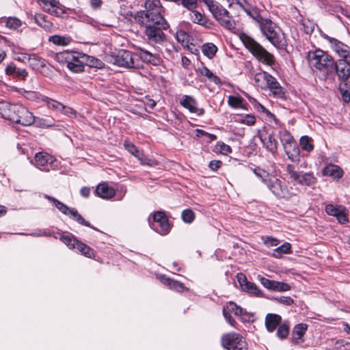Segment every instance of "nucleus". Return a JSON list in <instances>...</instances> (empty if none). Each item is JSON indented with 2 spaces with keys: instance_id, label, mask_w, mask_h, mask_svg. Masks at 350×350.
I'll use <instances>...</instances> for the list:
<instances>
[{
  "instance_id": "nucleus-1",
  "label": "nucleus",
  "mask_w": 350,
  "mask_h": 350,
  "mask_svg": "<svg viewBox=\"0 0 350 350\" xmlns=\"http://www.w3.org/2000/svg\"><path fill=\"white\" fill-rule=\"evenodd\" d=\"M155 18L144 21L143 16L137 18L135 21L140 26L145 27L144 34L150 44H161L166 40L163 30L170 27L167 21L162 15H154Z\"/></svg>"
},
{
  "instance_id": "nucleus-2",
  "label": "nucleus",
  "mask_w": 350,
  "mask_h": 350,
  "mask_svg": "<svg viewBox=\"0 0 350 350\" xmlns=\"http://www.w3.org/2000/svg\"><path fill=\"white\" fill-rule=\"evenodd\" d=\"M0 116L23 126H29L36 121V117L26 107L6 101L0 102Z\"/></svg>"
},
{
  "instance_id": "nucleus-3",
  "label": "nucleus",
  "mask_w": 350,
  "mask_h": 350,
  "mask_svg": "<svg viewBox=\"0 0 350 350\" xmlns=\"http://www.w3.org/2000/svg\"><path fill=\"white\" fill-rule=\"evenodd\" d=\"M308 60L312 70L319 71L324 80L334 75V59L326 52L321 49L309 51Z\"/></svg>"
},
{
  "instance_id": "nucleus-4",
  "label": "nucleus",
  "mask_w": 350,
  "mask_h": 350,
  "mask_svg": "<svg viewBox=\"0 0 350 350\" xmlns=\"http://www.w3.org/2000/svg\"><path fill=\"white\" fill-rule=\"evenodd\" d=\"M258 25L262 35L273 45L277 48H283L286 45L284 34L281 29L270 19L262 18Z\"/></svg>"
},
{
  "instance_id": "nucleus-5",
  "label": "nucleus",
  "mask_w": 350,
  "mask_h": 350,
  "mask_svg": "<svg viewBox=\"0 0 350 350\" xmlns=\"http://www.w3.org/2000/svg\"><path fill=\"white\" fill-rule=\"evenodd\" d=\"M245 46L256 57L261 63L273 66L275 64L274 56L264 49L260 44L245 33L240 36Z\"/></svg>"
},
{
  "instance_id": "nucleus-6",
  "label": "nucleus",
  "mask_w": 350,
  "mask_h": 350,
  "mask_svg": "<svg viewBox=\"0 0 350 350\" xmlns=\"http://www.w3.org/2000/svg\"><path fill=\"white\" fill-rule=\"evenodd\" d=\"M56 58L61 63H66L67 68L73 72H81L84 70V59L86 54L65 51L57 53Z\"/></svg>"
},
{
  "instance_id": "nucleus-7",
  "label": "nucleus",
  "mask_w": 350,
  "mask_h": 350,
  "mask_svg": "<svg viewBox=\"0 0 350 350\" xmlns=\"http://www.w3.org/2000/svg\"><path fill=\"white\" fill-rule=\"evenodd\" d=\"M110 62L114 65L129 69L143 68L141 61H138L137 54L127 50H120L116 54L112 55Z\"/></svg>"
},
{
  "instance_id": "nucleus-8",
  "label": "nucleus",
  "mask_w": 350,
  "mask_h": 350,
  "mask_svg": "<svg viewBox=\"0 0 350 350\" xmlns=\"http://www.w3.org/2000/svg\"><path fill=\"white\" fill-rule=\"evenodd\" d=\"M279 137L288 159L293 162L299 161L300 159L299 148L290 132L286 130H281L279 132Z\"/></svg>"
},
{
  "instance_id": "nucleus-9",
  "label": "nucleus",
  "mask_w": 350,
  "mask_h": 350,
  "mask_svg": "<svg viewBox=\"0 0 350 350\" xmlns=\"http://www.w3.org/2000/svg\"><path fill=\"white\" fill-rule=\"evenodd\" d=\"M289 178L296 184L301 186L311 187L317 182V178L312 172H304L293 164H288L286 167Z\"/></svg>"
},
{
  "instance_id": "nucleus-10",
  "label": "nucleus",
  "mask_w": 350,
  "mask_h": 350,
  "mask_svg": "<svg viewBox=\"0 0 350 350\" xmlns=\"http://www.w3.org/2000/svg\"><path fill=\"white\" fill-rule=\"evenodd\" d=\"M256 83L262 88H269L277 97L283 98L285 92L276 79L266 72H259L254 75Z\"/></svg>"
},
{
  "instance_id": "nucleus-11",
  "label": "nucleus",
  "mask_w": 350,
  "mask_h": 350,
  "mask_svg": "<svg viewBox=\"0 0 350 350\" xmlns=\"http://www.w3.org/2000/svg\"><path fill=\"white\" fill-rule=\"evenodd\" d=\"M221 345L228 350H245L246 342L243 336L237 333H228L221 337Z\"/></svg>"
},
{
  "instance_id": "nucleus-12",
  "label": "nucleus",
  "mask_w": 350,
  "mask_h": 350,
  "mask_svg": "<svg viewBox=\"0 0 350 350\" xmlns=\"http://www.w3.org/2000/svg\"><path fill=\"white\" fill-rule=\"evenodd\" d=\"M150 226L155 232L161 235H166L170 232V225L169 219L163 211H156L153 215V221L150 222Z\"/></svg>"
},
{
  "instance_id": "nucleus-13",
  "label": "nucleus",
  "mask_w": 350,
  "mask_h": 350,
  "mask_svg": "<svg viewBox=\"0 0 350 350\" xmlns=\"http://www.w3.org/2000/svg\"><path fill=\"white\" fill-rule=\"evenodd\" d=\"M212 14L224 28L230 31H233L236 29V23L234 20H233L232 16L230 14L229 12L220 4L217 7V9L212 12Z\"/></svg>"
},
{
  "instance_id": "nucleus-14",
  "label": "nucleus",
  "mask_w": 350,
  "mask_h": 350,
  "mask_svg": "<svg viewBox=\"0 0 350 350\" xmlns=\"http://www.w3.org/2000/svg\"><path fill=\"white\" fill-rule=\"evenodd\" d=\"M145 10L138 11L134 16L135 21H137V18L143 16L144 21L154 18V15H161V3L159 0H146L144 2Z\"/></svg>"
},
{
  "instance_id": "nucleus-15",
  "label": "nucleus",
  "mask_w": 350,
  "mask_h": 350,
  "mask_svg": "<svg viewBox=\"0 0 350 350\" xmlns=\"http://www.w3.org/2000/svg\"><path fill=\"white\" fill-rule=\"evenodd\" d=\"M265 185L273 194L278 198H289L291 197L282 181L274 176L271 175L266 181Z\"/></svg>"
},
{
  "instance_id": "nucleus-16",
  "label": "nucleus",
  "mask_w": 350,
  "mask_h": 350,
  "mask_svg": "<svg viewBox=\"0 0 350 350\" xmlns=\"http://www.w3.org/2000/svg\"><path fill=\"white\" fill-rule=\"evenodd\" d=\"M321 36L329 42L333 51H334L341 57V59L346 58L349 56V51L350 50L349 46L345 44L336 38L327 36L325 33L321 32Z\"/></svg>"
},
{
  "instance_id": "nucleus-17",
  "label": "nucleus",
  "mask_w": 350,
  "mask_h": 350,
  "mask_svg": "<svg viewBox=\"0 0 350 350\" xmlns=\"http://www.w3.org/2000/svg\"><path fill=\"white\" fill-rule=\"evenodd\" d=\"M336 73L340 81H348L350 78V66L344 59L334 61V73Z\"/></svg>"
},
{
  "instance_id": "nucleus-18",
  "label": "nucleus",
  "mask_w": 350,
  "mask_h": 350,
  "mask_svg": "<svg viewBox=\"0 0 350 350\" xmlns=\"http://www.w3.org/2000/svg\"><path fill=\"white\" fill-rule=\"evenodd\" d=\"M325 210L327 214L336 217L339 223L345 224L348 221L346 208L344 206L329 204L325 206Z\"/></svg>"
},
{
  "instance_id": "nucleus-19",
  "label": "nucleus",
  "mask_w": 350,
  "mask_h": 350,
  "mask_svg": "<svg viewBox=\"0 0 350 350\" xmlns=\"http://www.w3.org/2000/svg\"><path fill=\"white\" fill-rule=\"evenodd\" d=\"M137 54L138 61L141 62H146L153 66H159L162 59L160 56L156 53H152L148 50L139 48Z\"/></svg>"
},
{
  "instance_id": "nucleus-20",
  "label": "nucleus",
  "mask_w": 350,
  "mask_h": 350,
  "mask_svg": "<svg viewBox=\"0 0 350 350\" xmlns=\"http://www.w3.org/2000/svg\"><path fill=\"white\" fill-rule=\"evenodd\" d=\"M235 5L255 20L257 23L262 18L259 10L256 7H253L246 0H237Z\"/></svg>"
},
{
  "instance_id": "nucleus-21",
  "label": "nucleus",
  "mask_w": 350,
  "mask_h": 350,
  "mask_svg": "<svg viewBox=\"0 0 350 350\" xmlns=\"http://www.w3.org/2000/svg\"><path fill=\"white\" fill-rule=\"evenodd\" d=\"M42 10L51 15L59 16L64 11L59 8V2L57 0H38Z\"/></svg>"
},
{
  "instance_id": "nucleus-22",
  "label": "nucleus",
  "mask_w": 350,
  "mask_h": 350,
  "mask_svg": "<svg viewBox=\"0 0 350 350\" xmlns=\"http://www.w3.org/2000/svg\"><path fill=\"white\" fill-rule=\"evenodd\" d=\"M259 137L268 151L272 154L277 152L278 143L273 132L267 131L265 134H260Z\"/></svg>"
},
{
  "instance_id": "nucleus-23",
  "label": "nucleus",
  "mask_w": 350,
  "mask_h": 350,
  "mask_svg": "<svg viewBox=\"0 0 350 350\" xmlns=\"http://www.w3.org/2000/svg\"><path fill=\"white\" fill-rule=\"evenodd\" d=\"M180 103L191 113H197L198 116H202L204 113V109L202 108L198 109L196 100L191 96L185 95Z\"/></svg>"
},
{
  "instance_id": "nucleus-24",
  "label": "nucleus",
  "mask_w": 350,
  "mask_h": 350,
  "mask_svg": "<svg viewBox=\"0 0 350 350\" xmlns=\"http://www.w3.org/2000/svg\"><path fill=\"white\" fill-rule=\"evenodd\" d=\"M54 161V159L52 156L46 152H38L35 155V162L36 167L43 170L44 171H49V168L46 167L49 164H52Z\"/></svg>"
},
{
  "instance_id": "nucleus-25",
  "label": "nucleus",
  "mask_w": 350,
  "mask_h": 350,
  "mask_svg": "<svg viewBox=\"0 0 350 350\" xmlns=\"http://www.w3.org/2000/svg\"><path fill=\"white\" fill-rule=\"evenodd\" d=\"M190 18L193 23L200 25L208 29H211L213 25L206 16L196 10L191 11Z\"/></svg>"
},
{
  "instance_id": "nucleus-26",
  "label": "nucleus",
  "mask_w": 350,
  "mask_h": 350,
  "mask_svg": "<svg viewBox=\"0 0 350 350\" xmlns=\"http://www.w3.org/2000/svg\"><path fill=\"white\" fill-rule=\"evenodd\" d=\"M308 325L305 323H299L297 324L292 332V337H291V342L297 345L300 343L301 340V338L306 334L307 331Z\"/></svg>"
},
{
  "instance_id": "nucleus-27",
  "label": "nucleus",
  "mask_w": 350,
  "mask_h": 350,
  "mask_svg": "<svg viewBox=\"0 0 350 350\" xmlns=\"http://www.w3.org/2000/svg\"><path fill=\"white\" fill-rule=\"evenodd\" d=\"M95 192L98 196L104 199L111 198L116 193L114 189L105 183L98 185Z\"/></svg>"
},
{
  "instance_id": "nucleus-28",
  "label": "nucleus",
  "mask_w": 350,
  "mask_h": 350,
  "mask_svg": "<svg viewBox=\"0 0 350 350\" xmlns=\"http://www.w3.org/2000/svg\"><path fill=\"white\" fill-rule=\"evenodd\" d=\"M161 282L167 286L170 289L174 290L178 293L189 291V288L185 286L184 284L170 279L165 275L161 277Z\"/></svg>"
},
{
  "instance_id": "nucleus-29",
  "label": "nucleus",
  "mask_w": 350,
  "mask_h": 350,
  "mask_svg": "<svg viewBox=\"0 0 350 350\" xmlns=\"http://www.w3.org/2000/svg\"><path fill=\"white\" fill-rule=\"evenodd\" d=\"M5 70L7 75L22 80L25 79L28 74L25 69L17 68L13 63L9 64Z\"/></svg>"
},
{
  "instance_id": "nucleus-30",
  "label": "nucleus",
  "mask_w": 350,
  "mask_h": 350,
  "mask_svg": "<svg viewBox=\"0 0 350 350\" xmlns=\"http://www.w3.org/2000/svg\"><path fill=\"white\" fill-rule=\"evenodd\" d=\"M282 317L276 314H267L265 317V325L269 332H273L281 324Z\"/></svg>"
},
{
  "instance_id": "nucleus-31",
  "label": "nucleus",
  "mask_w": 350,
  "mask_h": 350,
  "mask_svg": "<svg viewBox=\"0 0 350 350\" xmlns=\"http://www.w3.org/2000/svg\"><path fill=\"white\" fill-rule=\"evenodd\" d=\"M34 22L46 31H51L53 28V23L48 20V17L42 14H35Z\"/></svg>"
},
{
  "instance_id": "nucleus-32",
  "label": "nucleus",
  "mask_w": 350,
  "mask_h": 350,
  "mask_svg": "<svg viewBox=\"0 0 350 350\" xmlns=\"http://www.w3.org/2000/svg\"><path fill=\"white\" fill-rule=\"evenodd\" d=\"M323 174L325 176H332L334 178H340L343 175L342 170L336 165H329L323 170Z\"/></svg>"
},
{
  "instance_id": "nucleus-33",
  "label": "nucleus",
  "mask_w": 350,
  "mask_h": 350,
  "mask_svg": "<svg viewBox=\"0 0 350 350\" xmlns=\"http://www.w3.org/2000/svg\"><path fill=\"white\" fill-rule=\"evenodd\" d=\"M59 238L70 249L75 248L79 241L73 234L69 232L61 234Z\"/></svg>"
},
{
  "instance_id": "nucleus-34",
  "label": "nucleus",
  "mask_w": 350,
  "mask_h": 350,
  "mask_svg": "<svg viewBox=\"0 0 350 350\" xmlns=\"http://www.w3.org/2000/svg\"><path fill=\"white\" fill-rule=\"evenodd\" d=\"M223 308H226V311L229 312V313L230 312H234V314L237 316L245 315L249 318L252 317V315L250 313L247 312H243V308L237 305L233 301L228 302L227 305L224 306Z\"/></svg>"
},
{
  "instance_id": "nucleus-35",
  "label": "nucleus",
  "mask_w": 350,
  "mask_h": 350,
  "mask_svg": "<svg viewBox=\"0 0 350 350\" xmlns=\"http://www.w3.org/2000/svg\"><path fill=\"white\" fill-rule=\"evenodd\" d=\"M44 198L46 199L49 200V201L53 202L55 206L60 212H62L63 214H64L66 215H68L70 212V210L72 208L68 207V206H66V204H64V203H62V202L59 201L58 200H57L56 198H55L52 196H50L48 195H44Z\"/></svg>"
},
{
  "instance_id": "nucleus-36",
  "label": "nucleus",
  "mask_w": 350,
  "mask_h": 350,
  "mask_svg": "<svg viewBox=\"0 0 350 350\" xmlns=\"http://www.w3.org/2000/svg\"><path fill=\"white\" fill-rule=\"evenodd\" d=\"M28 64L30 67L36 70L45 66V60L35 54H32L28 57Z\"/></svg>"
},
{
  "instance_id": "nucleus-37",
  "label": "nucleus",
  "mask_w": 350,
  "mask_h": 350,
  "mask_svg": "<svg viewBox=\"0 0 350 350\" xmlns=\"http://www.w3.org/2000/svg\"><path fill=\"white\" fill-rule=\"evenodd\" d=\"M68 215L70 217V218H72L73 220H75L79 224L96 230V228L91 226L90 222L85 221V219L79 213L77 210L75 209V208H72L70 210V212Z\"/></svg>"
},
{
  "instance_id": "nucleus-38",
  "label": "nucleus",
  "mask_w": 350,
  "mask_h": 350,
  "mask_svg": "<svg viewBox=\"0 0 350 350\" xmlns=\"http://www.w3.org/2000/svg\"><path fill=\"white\" fill-rule=\"evenodd\" d=\"M291 245L289 243H284L273 250V256L280 258L283 254H290L291 252Z\"/></svg>"
},
{
  "instance_id": "nucleus-39",
  "label": "nucleus",
  "mask_w": 350,
  "mask_h": 350,
  "mask_svg": "<svg viewBox=\"0 0 350 350\" xmlns=\"http://www.w3.org/2000/svg\"><path fill=\"white\" fill-rule=\"evenodd\" d=\"M76 247L79 252L88 258H92L94 256V250L86 244L79 241Z\"/></svg>"
},
{
  "instance_id": "nucleus-40",
  "label": "nucleus",
  "mask_w": 350,
  "mask_h": 350,
  "mask_svg": "<svg viewBox=\"0 0 350 350\" xmlns=\"http://www.w3.org/2000/svg\"><path fill=\"white\" fill-rule=\"evenodd\" d=\"M228 103L233 108L246 109L244 100L240 96H230L228 99Z\"/></svg>"
},
{
  "instance_id": "nucleus-41",
  "label": "nucleus",
  "mask_w": 350,
  "mask_h": 350,
  "mask_svg": "<svg viewBox=\"0 0 350 350\" xmlns=\"http://www.w3.org/2000/svg\"><path fill=\"white\" fill-rule=\"evenodd\" d=\"M86 57L84 59V66L87 65L96 68H102L104 66V63L101 60L88 55H86Z\"/></svg>"
},
{
  "instance_id": "nucleus-42",
  "label": "nucleus",
  "mask_w": 350,
  "mask_h": 350,
  "mask_svg": "<svg viewBox=\"0 0 350 350\" xmlns=\"http://www.w3.org/2000/svg\"><path fill=\"white\" fill-rule=\"evenodd\" d=\"M49 40L56 45L66 46L70 44L71 39L69 37L54 35Z\"/></svg>"
},
{
  "instance_id": "nucleus-43",
  "label": "nucleus",
  "mask_w": 350,
  "mask_h": 350,
  "mask_svg": "<svg viewBox=\"0 0 350 350\" xmlns=\"http://www.w3.org/2000/svg\"><path fill=\"white\" fill-rule=\"evenodd\" d=\"M202 51L204 55L211 59L217 53V48L213 43H206L202 45Z\"/></svg>"
},
{
  "instance_id": "nucleus-44",
  "label": "nucleus",
  "mask_w": 350,
  "mask_h": 350,
  "mask_svg": "<svg viewBox=\"0 0 350 350\" xmlns=\"http://www.w3.org/2000/svg\"><path fill=\"white\" fill-rule=\"evenodd\" d=\"M301 148L306 152H311L314 149L312 139L307 135L302 136L299 140Z\"/></svg>"
},
{
  "instance_id": "nucleus-45",
  "label": "nucleus",
  "mask_w": 350,
  "mask_h": 350,
  "mask_svg": "<svg viewBox=\"0 0 350 350\" xmlns=\"http://www.w3.org/2000/svg\"><path fill=\"white\" fill-rule=\"evenodd\" d=\"M289 323L288 322H284L278 326L276 335L279 338L283 340L289 334Z\"/></svg>"
},
{
  "instance_id": "nucleus-46",
  "label": "nucleus",
  "mask_w": 350,
  "mask_h": 350,
  "mask_svg": "<svg viewBox=\"0 0 350 350\" xmlns=\"http://www.w3.org/2000/svg\"><path fill=\"white\" fill-rule=\"evenodd\" d=\"M178 5H181L183 8L189 11H193L198 8V0H177L176 2Z\"/></svg>"
},
{
  "instance_id": "nucleus-47",
  "label": "nucleus",
  "mask_w": 350,
  "mask_h": 350,
  "mask_svg": "<svg viewBox=\"0 0 350 350\" xmlns=\"http://www.w3.org/2000/svg\"><path fill=\"white\" fill-rule=\"evenodd\" d=\"M124 146L126 149L132 154L137 157L139 160H141L142 163H145L142 157L143 154H141L137 149V148L131 142H125Z\"/></svg>"
},
{
  "instance_id": "nucleus-48",
  "label": "nucleus",
  "mask_w": 350,
  "mask_h": 350,
  "mask_svg": "<svg viewBox=\"0 0 350 350\" xmlns=\"http://www.w3.org/2000/svg\"><path fill=\"white\" fill-rule=\"evenodd\" d=\"M252 170H253L254 174L258 178H260L264 184H265L268 178H269V176H271V174L269 172L259 167H256L255 168Z\"/></svg>"
},
{
  "instance_id": "nucleus-49",
  "label": "nucleus",
  "mask_w": 350,
  "mask_h": 350,
  "mask_svg": "<svg viewBox=\"0 0 350 350\" xmlns=\"http://www.w3.org/2000/svg\"><path fill=\"white\" fill-rule=\"evenodd\" d=\"M243 291L257 296H261L262 295V291L257 285L251 282L246 283V286L243 287Z\"/></svg>"
},
{
  "instance_id": "nucleus-50",
  "label": "nucleus",
  "mask_w": 350,
  "mask_h": 350,
  "mask_svg": "<svg viewBox=\"0 0 350 350\" xmlns=\"http://www.w3.org/2000/svg\"><path fill=\"white\" fill-rule=\"evenodd\" d=\"M21 24V20L16 17H9L5 20V26L12 29H17Z\"/></svg>"
},
{
  "instance_id": "nucleus-51",
  "label": "nucleus",
  "mask_w": 350,
  "mask_h": 350,
  "mask_svg": "<svg viewBox=\"0 0 350 350\" xmlns=\"http://www.w3.org/2000/svg\"><path fill=\"white\" fill-rule=\"evenodd\" d=\"M181 217L184 222L191 224L195 219V213L191 209L187 208L182 212Z\"/></svg>"
},
{
  "instance_id": "nucleus-52",
  "label": "nucleus",
  "mask_w": 350,
  "mask_h": 350,
  "mask_svg": "<svg viewBox=\"0 0 350 350\" xmlns=\"http://www.w3.org/2000/svg\"><path fill=\"white\" fill-rule=\"evenodd\" d=\"M215 150L216 151L224 155H227L228 153L232 152L231 147L223 142H218L216 144Z\"/></svg>"
},
{
  "instance_id": "nucleus-53",
  "label": "nucleus",
  "mask_w": 350,
  "mask_h": 350,
  "mask_svg": "<svg viewBox=\"0 0 350 350\" xmlns=\"http://www.w3.org/2000/svg\"><path fill=\"white\" fill-rule=\"evenodd\" d=\"M44 100L46 102L47 106L49 108H52L53 109L60 111L61 108H64V105L61 103L53 99H51L50 98L46 97Z\"/></svg>"
},
{
  "instance_id": "nucleus-54",
  "label": "nucleus",
  "mask_w": 350,
  "mask_h": 350,
  "mask_svg": "<svg viewBox=\"0 0 350 350\" xmlns=\"http://www.w3.org/2000/svg\"><path fill=\"white\" fill-rule=\"evenodd\" d=\"M291 288V286L287 283L275 281L273 291L278 292H284L289 291Z\"/></svg>"
},
{
  "instance_id": "nucleus-55",
  "label": "nucleus",
  "mask_w": 350,
  "mask_h": 350,
  "mask_svg": "<svg viewBox=\"0 0 350 350\" xmlns=\"http://www.w3.org/2000/svg\"><path fill=\"white\" fill-rule=\"evenodd\" d=\"M260 284L265 287L266 288L269 290L273 291L274 289V284H275V280H271L266 278L261 277L259 279Z\"/></svg>"
},
{
  "instance_id": "nucleus-56",
  "label": "nucleus",
  "mask_w": 350,
  "mask_h": 350,
  "mask_svg": "<svg viewBox=\"0 0 350 350\" xmlns=\"http://www.w3.org/2000/svg\"><path fill=\"white\" fill-rule=\"evenodd\" d=\"M274 300L285 306H291L294 303L293 298L288 296H281L280 297H275Z\"/></svg>"
},
{
  "instance_id": "nucleus-57",
  "label": "nucleus",
  "mask_w": 350,
  "mask_h": 350,
  "mask_svg": "<svg viewBox=\"0 0 350 350\" xmlns=\"http://www.w3.org/2000/svg\"><path fill=\"white\" fill-rule=\"evenodd\" d=\"M21 93L29 100H34L38 98V92L22 89Z\"/></svg>"
},
{
  "instance_id": "nucleus-58",
  "label": "nucleus",
  "mask_w": 350,
  "mask_h": 350,
  "mask_svg": "<svg viewBox=\"0 0 350 350\" xmlns=\"http://www.w3.org/2000/svg\"><path fill=\"white\" fill-rule=\"evenodd\" d=\"M203 3H204L208 8V10L212 13L214 12L215 9H217V7L219 5L218 3L215 2L214 0H201Z\"/></svg>"
},
{
  "instance_id": "nucleus-59",
  "label": "nucleus",
  "mask_w": 350,
  "mask_h": 350,
  "mask_svg": "<svg viewBox=\"0 0 350 350\" xmlns=\"http://www.w3.org/2000/svg\"><path fill=\"white\" fill-rule=\"evenodd\" d=\"M222 312L224 318L228 322V323L230 324L232 326H235L236 321L232 317L229 312L226 311V308H223Z\"/></svg>"
},
{
  "instance_id": "nucleus-60",
  "label": "nucleus",
  "mask_w": 350,
  "mask_h": 350,
  "mask_svg": "<svg viewBox=\"0 0 350 350\" xmlns=\"http://www.w3.org/2000/svg\"><path fill=\"white\" fill-rule=\"evenodd\" d=\"M237 280L241 286V288L243 289V287L246 286V283H249L250 282L247 281V278L243 273H239L237 275Z\"/></svg>"
},
{
  "instance_id": "nucleus-61",
  "label": "nucleus",
  "mask_w": 350,
  "mask_h": 350,
  "mask_svg": "<svg viewBox=\"0 0 350 350\" xmlns=\"http://www.w3.org/2000/svg\"><path fill=\"white\" fill-rule=\"evenodd\" d=\"M222 165V162L219 160H212L208 164V167L213 171H217Z\"/></svg>"
},
{
  "instance_id": "nucleus-62",
  "label": "nucleus",
  "mask_w": 350,
  "mask_h": 350,
  "mask_svg": "<svg viewBox=\"0 0 350 350\" xmlns=\"http://www.w3.org/2000/svg\"><path fill=\"white\" fill-rule=\"evenodd\" d=\"M339 90L342 94V99H343L344 102L349 103L350 100V90H348L346 89L344 90L342 88H340V90Z\"/></svg>"
},
{
  "instance_id": "nucleus-63",
  "label": "nucleus",
  "mask_w": 350,
  "mask_h": 350,
  "mask_svg": "<svg viewBox=\"0 0 350 350\" xmlns=\"http://www.w3.org/2000/svg\"><path fill=\"white\" fill-rule=\"evenodd\" d=\"M198 72L203 76L207 78L211 76L213 73L207 67L202 66V68H198Z\"/></svg>"
},
{
  "instance_id": "nucleus-64",
  "label": "nucleus",
  "mask_w": 350,
  "mask_h": 350,
  "mask_svg": "<svg viewBox=\"0 0 350 350\" xmlns=\"http://www.w3.org/2000/svg\"><path fill=\"white\" fill-rule=\"evenodd\" d=\"M304 31L306 33H312L314 31V25L310 21L303 23Z\"/></svg>"
}]
</instances>
